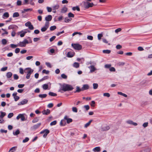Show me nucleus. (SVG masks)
<instances>
[{
  "instance_id": "obj_49",
  "label": "nucleus",
  "mask_w": 152,
  "mask_h": 152,
  "mask_svg": "<svg viewBox=\"0 0 152 152\" xmlns=\"http://www.w3.org/2000/svg\"><path fill=\"white\" fill-rule=\"evenodd\" d=\"M148 122H145V123H144L143 124H142V126L144 128H145L148 126Z\"/></svg>"
},
{
  "instance_id": "obj_51",
  "label": "nucleus",
  "mask_w": 152,
  "mask_h": 152,
  "mask_svg": "<svg viewBox=\"0 0 152 152\" xmlns=\"http://www.w3.org/2000/svg\"><path fill=\"white\" fill-rule=\"evenodd\" d=\"M42 72L43 73H45L46 74H48L49 73V71L48 70H46L45 69H44L42 70Z\"/></svg>"
},
{
  "instance_id": "obj_55",
  "label": "nucleus",
  "mask_w": 152,
  "mask_h": 152,
  "mask_svg": "<svg viewBox=\"0 0 152 152\" xmlns=\"http://www.w3.org/2000/svg\"><path fill=\"white\" fill-rule=\"evenodd\" d=\"M121 29L120 28H119L117 29H116L115 30V33H117L118 32L121 31Z\"/></svg>"
},
{
  "instance_id": "obj_7",
  "label": "nucleus",
  "mask_w": 152,
  "mask_h": 152,
  "mask_svg": "<svg viewBox=\"0 0 152 152\" xmlns=\"http://www.w3.org/2000/svg\"><path fill=\"white\" fill-rule=\"evenodd\" d=\"M72 46L75 49L77 50H80L82 48L81 45L79 44H72Z\"/></svg>"
},
{
  "instance_id": "obj_52",
  "label": "nucleus",
  "mask_w": 152,
  "mask_h": 152,
  "mask_svg": "<svg viewBox=\"0 0 152 152\" xmlns=\"http://www.w3.org/2000/svg\"><path fill=\"white\" fill-rule=\"evenodd\" d=\"M13 113H9L8 115V118H11L13 116Z\"/></svg>"
},
{
  "instance_id": "obj_61",
  "label": "nucleus",
  "mask_w": 152,
  "mask_h": 152,
  "mask_svg": "<svg viewBox=\"0 0 152 152\" xmlns=\"http://www.w3.org/2000/svg\"><path fill=\"white\" fill-rule=\"evenodd\" d=\"M18 46V45H16L13 44H11V47L12 48H15L17 47Z\"/></svg>"
},
{
  "instance_id": "obj_26",
  "label": "nucleus",
  "mask_w": 152,
  "mask_h": 152,
  "mask_svg": "<svg viewBox=\"0 0 152 152\" xmlns=\"http://www.w3.org/2000/svg\"><path fill=\"white\" fill-rule=\"evenodd\" d=\"M1 114L0 115V118H3L6 115V113L5 112H4L2 111L0 112Z\"/></svg>"
},
{
  "instance_id": "obj_34",
  "label": "nucleus",
  "mask_w": 152,
  "mask_h": 152,
  "mask_svg": "<svg viewBox=\"0 0 152 152\" xmlns=\"http://www.w3.org/2000/svg\"><path fill=\"white\" fill-rule=\"evenodd\" d=\"M151 150V149L150 148H146L144 150L142 151L141 152H149Z\"/></svg>"
},
{
  "instance_id": "obj_31",
  "label": "nucleus",
  "mask_w": 152,
  "mask_h": 152,
  "mask_svg": "<svg viewBox=\"0 0 152 152\" xmlns=\"http://www.w3.org/2000/svg\"><path fill=\"white\" fill-rule=\"evenodd\" d=\"M19 16V14L18 12H15L14 13L13 15V18L17 17Z\"/></svg>"
},
{
  "instance_id": "obj_23",
  "label": "nucleus",
  "mask_w": 152,
  "mask_h": 152,
  "mask_svg": "<svg viewBox=\"0 0 152 152\" xmlns=\"http://www.w3.org/2000/svg\"><path fill=\"white\" fill-rule=\"evenodd\" d=\"M47 96V95L46 94H40L38 95L39 97L42 99L45 98Z\"/></svg>"
},
{
  "instance_id": "obj_21",
  "label": "nucleus",
  "mask_w": 152,
  "mask_h": 152,
  "mask_svg": "<svg viewBox=\"0 0 152 152\" xmlns=\"http://www.w3.org/2000/svg\"><path fill=\"white\" fill-rule=\"evenodd\" d=\"M89 68L90 69V72H93L96 69L95 68L94 66L93 65H92L90 66V67H89Z\"/></svg>"
},
{
  "instance_id": "obj_43",
  "label": "nucleus",
  "mask_w": 152,
  "mask_h": 152,
  "mask_svg": "<svg viewBox=\"0 0 152 152\" xmlns=\"http://www.w3.org/2000/svg\"><path fill=\"white\" fill-rule=\"evenodd\" d=\"M103 96H106L107 97H109L110 96V94L109 93H105L103 94Z\"/></svg>"
},
{
  "instance_id": "obj_60",
  "label": "nucleus",
  "mask_w": 152,
  "mask_h": 152,
  "mask_svg": "<svg viewBox=\"0 0 152 152\" xmlns=\"http://www.w3.org/2000/svg\"><path fill=\"white\" fill-rule=\"evenodd\" d=\"M95 103V102L94 101H92L91 103V105L92 107H94V104Z\"/></svg>"
},
{
  "instance_id": "obj_16",
  "label": "nucleus",
  "mask_w": 152,
  "mask_h": 152,
  "mask_svg": "<svg viewBox=\"0 0 152 152\" xmlns=\"http://www.w3.org/2000/svg\"><path fill=\"white\" fill-rule=\"evenodd\" d=\"M126 123L129 124H132L135 126H136L137 125L136 123L133 122L132 121L130 120L127 121Z\"/></svg>"
},
{
  "instance_id": "obj_20",
  "label": "nucleus",
  "mask_w": 152,
  "mask_h": 152,
  "mask_svg": "<svg viewBox=\"0 0 152 152\" xmlns=\"http://www.w3.org/2000/svg\"><path fill=\"white\" fill-rule=\"evenodd\" d=\"M67 10V8L66 7H64L61 9V12L62 13H65L66 12Z\"/></svg>"
},
{
  "instance_id": "obj_33",
  "label": "nucleus",
  "mask_w": 152,
  "mask_h": 152,
  "mask_svg": "<svg viewBox=\"0 0 152 152\" xmlns=\"http://www.w3.org/2000/svg\"><path fill=\"white\" fill-rule=\"evenodd\" d=\"M102 52L104 53L109 54L110 53L111 51L108 50H104L102 51Z\"/></svg>"
},
{
  "instance_id": "obj_45",
  "label": "nucleus",
  "mask_w": 152,
  "mask_h": 152,
  "mask_svg": "<svg viewBox=\"0 0 152 152\" xmlns=\"http://www.w3.org/2000/svg\"><path fill=\"white\" fill-rule=\"evenodd\" d=\"M103 35L102 34H98L97 37L99 40L101 39V37H102Z\"/></svg>"
},
{
  "instance_id": "obj_6",
  "label": "nucleus",
  "mask_w": 152,
  "mask_h": 152,
  "mask_svg": "<svg viewBox=\"0 0 152 152\" xmlns=\"http://www.w3.org/2000/svg\"><path fill=\"white\" fill-rule=\"evenodd\" d=\"M50 132L49 130L48 129H45L44 130L42 131L40 133V134H42L44 133V134L43 135V137L45 138L47 136L48 134Z\"/></svg>"
},
{
  "instance_id": "obj_3",
  "label": "nucleus",
  "mask_w": 152,
  "mask_h": 152,
  "mask_svg": "<svg viewBox=\"0 0 152 152\" xmlns=\"http://www.w3.org/2000/svg\"><path fill=\"white\" fill-rule=\"evenodd\" d=\"M83 4L84 7L86 9L92 7L94 6V4L93 3H90L88 1L84 2Z\"/></svg>"
},
{
  "instance_id": "obj_54",
  "label": "nucleus",
  "mask_w": 152,
  "mask_h": 152,
  "mask_svg": "<svg viewBox=\"0 0 152 152\" xmlns=\"http://www.w3.org/2000/svg\"><path fill=\"white\" fill-rule=\"evenodd\" d=\"M56 121H54L50 123V125L51 126H53V125H55L56 124Z\"/></svg>"
},
{
  "instance_id": "obj_47",
  "label": "nucleus",
  "mask_w": 152,
  "mask_h": 152,
  "mask_svg": "<svg viewBox=\"0 0 152 152\" xmlns=\"http://www.w3.org/2000/svg\"><path fill=\"white\" fill-rule=\"evenodd\" d=\"M68 16L69 17L74 18V15L71 12H69L68 14Z\"/></svg>"
},
{
  "instance_id": "obj_24",
  "label": "nucleus",
  "mask_w": 152,
  "mask_h": 152,
  "mask_svg": "<svg viewBox=\"0 0 152 152\" xmlns=\"http://www.w3.org/2000/svg\"><path fill=\"white\" fill-rule=\"evenodd\" d=\"M73 66L74 67L77 68L79 67V64L77 62H75L74 63Z\"/></svg>"
},
{
  "instance_id": "obj_63",
  "label": "nucleus",
  "mask_w": 152,
  "mask_h": 152,
  "mask_svg": "<svg viewBox=\"0 0 152 152\" xmlns=\"http://www.w3.org/2000/svg\"><path fill=\"white\" fill-rule=\"evenodd\" d=\"M84 107L86 109V110H88L90 108L89 106L88 105H86L84 106Z\"/></svg>"
},
{
  "instance_id": "obj_14",
  "label": "nucleus",
  "mask_w": 152,
  "mask_h": 152,
  "mask_svg": "<svg viewBox=\"0 0 152 152\" xmlns=\"http://www.w3.org/2000/svg\"><path fill=\"white\" fill-rule=\"evenodd\" d=\"M89 87L88 84H84L83 86L82 87V91H84V90L88 89L89 88Z\"/></svg>"
},
{
  "instance_id": "obj_62",
  "label": "nucleus",
  "mask_w": 152,
  "mask_h": 152,
  "mask_svg": "<svg viewBox=\"0 0 152 152\" xmlns=\"http://www.w3.org/2000/svg\"><path fill=\"white\" fill-rule=\"evenodd\" d=\"M110 70L111 72H115V69L114 67H112L110 68Z\"/></svg>"
},
{
  "instance_id": "obj_28",
  "label": "nucleus",
  "mask_w": 152,
  "mask_h": 152,
  "mask_svg": "<svg viewBox=\"0 0 152 152\" xmlns=\"http://www.w3.org/2000/svg\"><path fill=\"white\" fill-rule=\"evenodd\" d=\"M12 75V74L11 72H8L6 74V76L7 78H10L11 77Z\"/></svg>"
},
{
  "instance_id": "obj_8",
  "label": "nucleus",
  "mask_w": 152,
  "mask_h": 152,
  "mask_svg": "<svg viewBox=\"0 0 152 152\" xmlns=\"http://www.w3.org/2000/svg\"><path fill=\"white\" fill-rule=\"evenodd\" d=\"M25 25L26 26L28 27L29 29L31 30H33L34 29L33 26L32 25L31 23L29 21L26 23L25 24Z\"/></svg>"
},
{
  "instance_id": "obj_17",
  "label": "nucleus",
  "mask_w": 152,
  "mask_h": 152,
  "mask_svg": "<svg viewBox=\"0 0 152 152\" xmlns=\"http://www.w3.org/2000/svg\"><path fill=\"white\" fill-rule=\"evenodd\" d=\"M52 16L51 15H48L45 18V20L46 22H49L52 19Z\"/></svg>"
},
{
  "instance_id": "obj_9",
  "label": "nucleus",
  "mask_w": 152,
  "mask_h": 152,
  "mask_svg": "<svg viewBox=\"0 0 152 152\" xmlns=\"http://www.w3.org/2000/svg\"><path fill=\"white\" fill-rule=\"evenodd\" d=\"M41 123H39L38 124H35L32 127H31V129L32 130H35L36 129L38 128L41 125Z\"/></svg>"
},
{
  "instance_id": "obj_53",
  "label": "nucleus",
  "mask_w": 152,
  "mask_h": 152,
  "mask_svg": "<svg viewBox=\"0 0 152 152\" xmlns=\"http://www.w3.org/2000/svg\"><path fill=\"white\" fill-rule=\"evenodd\" d=\"M3 16L6 18H8L9 17V14L8 12H6L4 13Z\"/></svg>"
},
{
  "instance_id": "obj_57",
  "label": "nucleus",
  "mask_w": 152,
  "mask_h": 152,
  "mask_svg": "<svg viewBox=\"0 0 152 152\" xmlns=\"http://www.w3.org/2000/svg\"><path fill=\"white\" fill-rule=\"evenodd\" d=\"M111 65L110 64H106L105 65L104 67L106 68H109L111 66Z\"/></svg>"
},
{
  "instance_id": "obj_46",
  "label": "nucleus",
  "mask_w": 152,
  "mask_h": 152,
  "mask_svg": "<svg viewBox=\"0 0 152 152\" xmlns=\"http://www.w3.org/2000/svg\"><path fill=\"white\" fill-rule=\"evenodd\" d=\"M72 18H66L65 19L64 21L66 23H68L72 20Z\"/></svg>"
},
{
  "instance_id": "obj_19",
  "label": "nucleus",
  "mask_w": 152,
  "mask_h": 152,
  "mask_svg": "<svg viewBox=\"0 0 152 152\" xmlns=\"http://www.w3.org/2000/svg\"><path fill=\"white\" fill-rule=\"evenodd\" d=\"M93 151L95 152H99L100 151V148L99 147H97L94 148Z\"/></svg>"
},
{
  "instance_id": "obj_27",
  "label": "nucleus",
  "mask_w": 152,
  "mask_h": 152,
  "mask_svg": "<svg viewBox=\"0 0 152 152\" xmlns=\"http://www.w3.org/2000/svg\"><path fill=\"white\" fill-rule=\"evenodd\" d=\"M27 32L26 31H24L23 32V31H21L20 32V36L21 37H23L25 34Z\"/></svg>"
},
{
  "instance_id": "obj_12",
  "label": "nucleus",
  "mask_w": 152,
  "mask_h": 152,
  "mask_svg": "<svg viewBox=\"0 0 152 152\" xmlns=\"http://www.w3.org/2000/svg\"><path fill=\"white\" fill-rule=\"evenodd\" d=\"M17 92L14 93L12 94V96H13L15 101H17L20 99L19 97L17 96Z\"/></svg>"
},
{
  "instance_id": "obj_11",
  "label": "nucleus",
  "mask_w": 152,
  "mask_h": 152,
  "mask_svg": "<svg viewBox=\"0 0 152 152\" xmlns=\"http://www.w3.org/2000/svg\"><path fill=\"white\" fill-rule=\"evenodd\" d=\"M50 113V110L48 109H47V110H44L42 111V113L43 115H48Z\"/></svg>"
},
{
  "instance_id": "obj_15",
  "label": "nucleus",
  "mask_w": 152,
  "mask_h": 152,
  "mask_svg": "<svg viewBox=\"0 0 152 152\" xmlns=\"http://www.w3.org/2000/svg\"><path fill=\"white\" fill-rule=\"evenodd\" d=\"M64 119L66 120V122L68 124L71 122L72 121V119L71 118H68L67 116H64Z\"/></svg>"
},
{
  "instance_id": "obj_35",
  "label": "nucleus",
  "mask_w": 152,
  "mask_h": 152,
  "mask_svg": "<svg viewBox=\"0 0 152 152\" xmlns=\"http://www.w3.org/2000/svg\"><path fill=\"white\" fill-rule=\"evenodd\" d=\"M72 10H77V11H80V9L78 6L74 7L72 8Z\"/></svg>"
},
{
  "instance_id": "obj_4",
  "label": "nucleus",
  "mask_w": 152,
  "mask_h": 152,
  "mask_svg": "<svg viewBox=\"0 0 152 152\" xmlns=\"http://www.w3.org/2000/svg\"><path fill=\"white\" fill-rule=\"evenodd\" d=\"M29 43L28 41L26 39H24L22 42H20L18 44V46L21 47H24L27 44Z\"/></svg>"
},
{
  "instance_id": "obj_40",
  "label": "nucleus",
  "mask_w": 152,
  "mask_h": 152,
  "mask_svg": "<svg viewBox=\"0 0 152 152\" xmlns=\"http://www.w3.org/2000/svg\"><path fill=\"white\" fill-rule=\"evenodd\" d=\"M72 111L75 113H77V108L75 107H73L72 108Z\"/></svg>"
},
{
  "instance_id": "obj_58",
  "label": "nucleus",
  "mask_w": 152,
  "mask_h": 152,
  "mask_svg": "<svg viewBox=\"0 0 152 152\" xmlns=\"http://www.w3.org/2000/svg\"><path fill=\"white\" fill-rule=\"evenodd\" d=\"M47 9L48 12H50L52 10V8L51 7H47Z\"/></svg>"
},
{
  "instance_id": "obj_18",
  "label": "nucleus",
  "mask_w": 152,
  "mask_h": 152,
  "mask_svg": "<svg viewBox=\"0 0 152 152\" xmlns=\"http://www.w3.org/2000/svg\"><path fill=\"white\" fill-rule=\"evenodd\" d=\"M110 129V127L109 126H107L102 127L101 128V130L102 131H107Z\"/></svg>"
},
{
  "instance_id": "obj_10",
  "label": "nucleus",
  "mask_w": 152,
  "mask_h": 152,
  "mask_svg": "<svg viewBox=\"0 0 152 152\" xmlns=\"http://www.w3.org/2000/svg\"><path fill=\"white\" fill-rule=\"evenodd\" d=\"M28 102V100L27 99H24L22 101L20 102L18 104V105H24L27 104Z\"/></svg>"
},
{
  "instance_id": "obj_29",
  "label": "nucleus",
  "mask_w": 152,
  "mask_h": 152,
  "mask_svg": "<svg viewBox=\"0 0 152 152\" xmlns=\"http://www.w3.org/2000/svg\"><path fill=\"white\" fill-rule=\"evenodd\" d=\"M81 91H82V88H80L79 87L77 86L76 87V90L74 92L75 93L79 92Z\"/></svg>"
},
{
  "instance_id": "obj_41",
  "label": "nucleus",
  "mask_w": 152,
  "mask_h": 152,
  "mask_svg": "<svg viewBox=\"0 0 152 152\" xmlns=\"http://www.w3.org/2000/svg\"><path fill=\"white\" fill-rule=\"evenodd\" d=\"M61 77L64 79H66L67 78V76L64 74H63L61 75Z\"/></svg>"
},
{
  "instance_id": "obj_5",
  "label": "nucleus",
  "mask_w": 152,
  "mask_h": 152,
  "mask_svg": "<svg viewBox=\"0 0 152 152\" xmlns=\"http://www.w3.org/2000/svg\"><path fill=\"white\" fill-rule=\"evenodd\" d=\"M49 26V23L48 22H46L44 27L41 28V31L42 32L45 31L48 28Z\"/></svg>"
},
{
  "instance_id": "obj_48",
  "label": "nucleus",
  "mask_w": 152,
  "mask_h": 152,
  "mask_svg": "<svg viewBox=\"0 0 152 152\" xmlns=\"http://www.w3.org/2000/svg\"><path fill=\"white\" fill-rule=\"evenodd\" d=\"M2 43L4 45H6L7 43V41L5 39H3L1 40Z\"/></svg>"
},
{
  "instance_id": "obj_59",
  "label": "nucleus",
  "mask_w": 152,
  "mask_h": 152,
  "mask_svg": "<svg viewBox=\"0 0 152 152\" xmlns=\"http://www.w3.org/2000/svg\"><path fill=\"white\" fill-rule=\"evenodd\" d=\"M7 69V66H6L4 67H3L1 69V71H6Z\"/></svg>"
},
{
  "instance_id": "obj_13",
  "label": "nucleus",
  "mask_w": 152,
  "mask_h": 152,
  "mask_svg": "<svg viewBox=\"0 0 152 152\" xmlns=\"http://www.w3.org/2000/svg\"><path fill=\"white\" fill-rule=\"evenodd\" d=\"M18 28L17 26L15 25H12L10 26L8 28L9 29H16Z\"/></svg>"
},
{
  "instance_id": "obj_2",
  "label": "nucleus",
  "mask_w": 152,
  "mask_h": 152,
  "mask_svg": "<svg viewBox=\"0 0 152 152\" xmlns=\"http://www.w3.org/2000/svg\"><path fill=\"white\" fill-rule=\"evenodd\" d=\"M26 72H25L27 73V75L26 78L27 79H29L30 78L31 75L33 72L34 70L31 69L30 68H27L25 69Z\"/></svg>"
},
{
  "instance_id": "obj_32",
  "label": "nucleus",
  "mask_w": 152,
  "mask_h": 152,
  "mask_svg": "<svg viewBox=\"0 0 152 152\" xmlns=\"http://www.w3.org/2000/svg\"><path fill=\"white\" fill-rule=\"evenodd\" d=\"M92 121V120H90L88 122L86 123L84 126V127L85 128H87V127L88 126H89L90 124L91 123V122Z\"/></svg>"
},
{
  "instance_id": "obj_42",
  "label": "nucleus",
  "mask_w": 152,
  "mask_h": 152,
  "mask_svg": "<svg viewBox=\"0 0 152 152\" xmlns=\"http://www.w3.org/2000/svg\"><path fill=\"white\" fill-rule=\"evenodd\" d=\"M56 26H51L50 28V31H53L54 30H55V29H56Z\"/></svg>"
},
{
  "instance_id": "obj_39",
  "label": "nucleus",
  "mask_w": 152,
  "mask_h": 152,
  "mask_svg": "<svg viewBox=\"0 0 152 152\" xmlns=\"http://www.w3.org/2000/svg\"><path fill=\"white\" fill-rule=\"evenodd\" d=\"M42 88L44 90H46L48 88V85L47 84H44L42 86Z\"/></svg>"
},
{
  "instance_id": "obj_36",
  "label": "nucleus",
  "mask_w": 152,
  "mask_h": 152,
  "mask_svg": "<svg viewBox=\"0 0 152 152\" xmlns=\"http://www.w3.org/2000/svg\"><path fill=\"white\" fill-rule=\"evenodd\" d=\"M20 131L19 129H17L15 132H13V134L14 135H16L20 133Z\"/></svg>"
},
{
  "instance_id": "obj_56",
  "label": "nucleus",
  "mask_w": 152,
  "mask_h": 152,
  "mask_svg": "<svg viewBox=\"0 0 152 152\" xmlns=\"http://www.w3.org/2000/svg\"><path fill=\"white\" fill-rule=\"evenodd\" d=\"M19 72L21 74H23L24 73L23 70L22 68H20L19 69Z\"/></svg>"
},
{
  "instance_id": "obj_44",
  "label": "nucleus",
  "mask_w": 152,
  "mask_h": 152,
  "mask_svg": "<svg viewBox=\"0 0 152 152\" xmlns=\"http://www.w3.org/2000/svg\"><path fill=\"white\" fill-rule=\"evenodd\" d=\"M39 121V118L36 117L34 118L32 121V122L33 123H35L38 122Z\"/></svg>"
},
{
  "instance_id": "obj_37",
  "label": "nucleus",
  "mask_w": 152,
  "mask_h": 152,
  "mask_svg": "<svg viewBox=\"0 0 152 152\" xmlns=\"http://www.w3.org/2000/svg\"><path fill=\"white\" fill-rule=\"evenodd\" d=\"M93 88L94 89H96L98 87V84L97 83H94L93 84Z\"/></svg>"
},
{
  "instance_id": "obj_50",
  "label": "nucleus",
  "mask_w": 152,
  "mask_h": 152,
  "mask_svg": "<svg viewBox=\"0 0 152 152\" xmlns=\"http://www.w3.org/2000/svg\"><path fill=\"white\" fill-rule=\"evenodd\" d=\"M29 140V139L28 137H26L24 139L23 141V143H25L28 142Z\"/></svg>"
},
{
  "instance_id": "obj_38",
  "label": "nucleus",
  "mask_w": 152,
  "mask_h": 152,
  "mask_svg": "<svg viewBox=\"0 0 152 152\" xmlns=\"http://www.w3.org/2000/svg\"><path fill=\"white\" fill-rule=\"evenodd\" d=\"M48 94L51 96H57L56 94L52 92H49L48 93Z\"/></svg>"
},
{
  "instance_id": "obj_64",
  "label": "nucleus",
  "mask_w": 152,
  "mask_h": 152,
  "mask_svg": "<svg viewBox=\"0 0 152 152\" xmlns=\"http://www.w3.org/2000/svg\"><path fill=\"white\" fill-rule=\"evenodd\" d=\"M56 37L55 36H53L50 39V42H52L55 39Z\"/></svg>"
},
{
  "instance_id": "obj_22",
  "label": "nucleus",
  "mask_w": 152,
  "mask_h": 152,
  "mask_svg": "<svg viewBox=\"0 0 152 152\" xmlns=\"http://www.w3.org/2000/svg\"><path fill=\"white\" fill-rule=\"evenodd\" d=\"M74 56L73 53L71 52H68L67 53V56L68 57L71 58Z\"/></svg>"
},
{
  "instance_id": "obj_30",
  "label": "nucleus",
  "mask_w": 152,
  "mask_h": 152,
  "mask_svg": "<svg viewBox=\"0 0 152 152\" xmlns=\"http://www.w3.org/2000/svg\"><path fill=\"white\" fill-rule=\"evenodd\" d=\"M32 10V9L31 8H28L27 9H24L22 11V13H24L26 12H27L29 11H31Z\"/></svg>"
},
{
  "instance_id": "obj_25",
  "label": "nucleus",
  "mask_w": 152,
  "mask_h": 152,
  "mask_svg": "<svg viewBox=\"0 0 152 152\" xmlns=\"http://www.w3.org/2000/svg\"><path fill=\"white\" fill-rule=\"evenodd\" d=\"M59 7V6L58 4H57L53 6L52 7V10H56L58 9Z\"/></svg>"
},
{
  "instance_id": "obj_1",
  "label": "nucleus",
  "mask_w": 152,
  "mask_h": 152,
  "mask_svg": "<svg viewBox=\"0 0 152 152\" xmlns=\"http://www.w3.org/2000/svg\"><path fill=\"white\" fill-rule=\"evenodd\" d=\"M73 89V88L71 85L64 84L62 86V89H60L59 91H60L61 90H62L64 91H71Z\"/></svg>"
}]
</instances>
